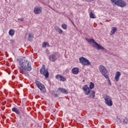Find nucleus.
<instances>
[{
	"label": "nucleus",
	"mask_w": 128,
	"mask_h": 128,
	"mask_svg": "<svg viewBox=\"0 0 128 128\" xmlns=\"http://www.w3.org/2000/svg\"><path fill=\"white\" fill-rule=\"evenodd\" d=\"M90 18H96V14H94L92 12L90 14Z\"/></svg>",
	"instance_id": "24"
},
{
	"label": "nucleus",
	"mask_w": 128,
	"mask_h": 128,
	"mask_svg": "<svg viewBox=\"0 0 128 128\" xmlns=\"http://www.w3.org/2000/svg\"><path fill=\"white\" fill-rule=\"evenodd\" d=\"M49 60L50 62H56V56L54 54H52L49 56Z\"/></svg>",
	"instance_id": "13"
},
{
	"label": "nucleus",
	"mask_w": 128,
	"mask_h": 128,
	"mask_svg": "<svg viewBox=\"0 0 128 128\" xmlns=\"http://www.w3.org/2000/svg\"><path fill=\"white\" fill-rule=\"evenodd\" d=\"M47 46L48 48H50V44H48H48H47Z\"/></svg>",
	"instance_id": "32"
},
{
	"label": "nucleus",
	"mask_w": 128,
	"mask_h": 128,
	"mask_svg": "<svg viewBox=\"0 0 128 128\" xmlns=\"http://www.w3.org/2000/svg\"><path fill=\"white\" fill-rule=\"evenodd\" d=\"M40 72L42 74H43L45 76L46 78H48L49 74L48 71L44 68V66H43L40 70Z\"/></svg>",
	"instance_id": "8"
},
{
	"label": "nucleus",
	"mask_w": 128,
	"mask_h": 128,
	"mask_svg": "<svg viewBox=\"0 0 128 128\" xmlns=\"http://www.w3.org/2000/svg\"><path fill=\"white\" fill-rule=\"evenodd\" d=\"M89 94L90 96L88 98H94L96 97V92L94 90H90Z\"/></svg>",
	"instance_id": "15"
},
{
	"label": "nucleus",
	"mask_w": 128,
	"mask_h": 128,
	"mask_svg": "<svg viewBox=\"0 0 128 128\" xmlns=\"http://www.w3.org/2000/svg\"><path fill=\"white\" fill-rule=\"evenodd\" d=\"M54 29L56 32L59 33L60 34H62V29L60 28V27L58 26H55Z\"/></svg>",
	"instance_id": "16"
},
{
	"label": "nucleus",
	"mask_w": 128,
	"mask_h": 128,
	"mask_svg": "<svg viewBox=\"0 0 128 128\" xmlns=\"http://www.w3.org/2000/svg\"><path fill=\"white\" fill-rule=\"evenodd\" d=\"M103 98L104 100V103L106 106H112V97L106 95L104 94L103 96Z\"/></svg>",
	"instance_id": "4"
},
{
	"label": "nucleus",
	"mask_w": 128,
	"mask_h": 128,
	"mask_svg": "<svg viewBox=\"0 0 128 128\" xmlns=\"http://www.w3.org/2000/svg\"><path fill=\"white\" fill-rule=\"evenodd\" d=\"M78 72H80L78 68L75 67L72 69V74H78Z\"/></svg>",
	"instance_id": "14"
},
{
	"label": "nucleus",
	"mask_w": 128,
	"mask_h": 128,
	"mask_svg": "<svg viewBox=\"0 0 128 128\" xmlns=\"http://www.w3.org/2000/svg\"><path fill=\"white\" fill-rule=\"evenodd\" d=\"M18 20H20L21 22H24V19L22 18H18Z\"/></svg>",
	"instance_id": "29"
},
{
	"label": "nucleus",
	"mask_w": 128,
	"mask_h": 128,
	"mask_svg": "<svg viewBox=\"0 0 128 128\" xmlns=\"http://www.w3.org/2000/svg\"><path fill=\"white\" fill-rule=\"evenodd\" d=\"M62 28H63V30H66V28H68V26H66V24H62Z\"/></svg>",
	"instance_id": "26"
},
{
	"label": "nucleus",
	"mask_w": 128,
	"mask_h": 128,
	"mask_svg": "<svg viewBox=\"0 0 128 128\" xmlns=\"http://www.w3.org/2000/svg\"><path fill=\"white\" fill-rule=\"evenodd\" d=\"M34 12L35 14H40L42 12V8L36 6L34 8Z\"/></svg>",
	"instance_id": "9"
},
{
	"label": "nucleus",
	"mask_w": 128,
	"mask_h": 128,
	"mask_svg": "<svg viewBox=\"0 0 128 128\" xmlns=\"http://www.w3.org/2000/svg\"><path fill=\"white\" fill-rule=\"evenodd\" d=\"M10 42L11 44H14V40H10Z\"/></svg>",
	"instance_id": "31"
},
{
	"label": "nucleus",
	"mask_w": 128,
	"mask_h": 128,
	"mask_svg": "<svg viewBox=\"0 0 128 128\" xmlns=\"http://www.w3.org/2000/svg\"><path fill=\"white\" fill-rule=\"evenodd\" d=\"M86 40L88 42L89 44H92V46L93 48H94L96 50H105L106 52V48H104L102 45L98 44V42H96L94 39L90 38H86Z\"/></svg>",
	"instance_id": "2"
},
{
	"label": "nucleus",
	"mask_w": 128,
	"mask_h": 128,
	"mask_svg": "<svg viewBox=\"0 0 128 128\" xmlns=\"http://www.w3.org/2000/svg\"><path fill=\"white\" fill-rule=\"evenodd\" d=\"M32 38H34V34H28V40H29L30 42V40H32Z\"/></svg>",
	"instance_id": "22"
},
{
	"label": "nucleus",
	"mask_w": 128,
	"mask_h": 128,
	"mask_svg": "<svg viewBox=\"0 0 128 128\" xmlns=\"http://www.w3.org/2000/svg\"><path fill=\"white\" fill-rule=\"evenodd\" d=\"M46 46H48V42H44L42 43V48H46Z\"/></svg>",
	"instance_id": "27"
},
{
	"label": "nucleus",
	"mask_w": 128,
	"mask_h": 128,
	"mask_svg": "<svg viewBox=\"0 0 128 128\" xmlns=\"http://www.w3.org/2000/svg\"><path fill=\"white\" fill-rule=\"evenodd\" d=\"M35 82L38 88H39V90H40L42 92H46V87H44V85L38 80H36Z\"/></svg>",
	"instance_id": "7"
},
{
	"label": "nucleus",
	"mask_w": 128,
	"mask_h": 128,
	"mask_svg": "<svg viewBox=\"0 0 128 128\" xmlns=\"http://www.w3.org/2000/svg\"><path fill=\"white\" fill-rule=\"evenodd\" d=\"M116 30H118V28H116L112 27L110 33V36H112V34H114Z\"/></svg>",
	"instance_id": "17"
},
{
	"label": "nucleus",
	"mask_w": 128,
	"mask_h": 128,
	"mask_svg": "<svg viewBox=\"0 0 128 128\" xmlns=\"http://www.w3.org/2000/svg\"><path fill=\"white\" fill-rule=\"evenodd\" d=\"M18 64L20 66L18 67V70L22 74L28 76V72L32 70V66L30 65V62H28L24 59H20L19 60Z\"/></svg>",
	"instance_id": "1"
},
{
	"label": "nucleus",
	"mask_w": 128,
	"mask_h": 128,
	"mask_svg": "<svg viewBox=\"0 0 128 128\" xmlns=\"http://www.w3.org/2000/svg\"><path fill=\"white\" fill-rule=\"evenodd\" d=\"M120 122L121 124H128V120L126 118L125 119H121L120 120Z\"/></svg>",
	"instance_id": "21"
},
{
	"label": "nucleus",
	"mask_w": 128,
	"mask_h": 128,
	"mask_svg": "<svg viewBox=\"0 0 128 128\" xmlns=\"http://www.w3.org/2000/svg\"><path fill=\"white\" fill-rule=\"evenodd\" d=\"M12 112H16L17 114H20V110L16 108H14L12 109Z\"/></svg>",
	"instance_id": "18"
},
{
	"label": "nucleus",
	"mask_w": 128,
	"mask_h": 128,
	"mask_svg": "<svg viewBox=\"0 0 128 128\" xmlns=\"http://www.w3.org/2000/svg\"><path fill=\"white\" fill-rule=\"evenodd\" d=\"M86 2H94V0H85Z\"/></svg>",
	"instance_id": "30"
},
{
	"label": "nucleus",
	"mask_w": 128,
	"mask_h": 128,
	"mask_svg": "<svg viewBox=\"0 0 128 128\" xmlns=\"http://www.w3.org/2000/svg\"><path fill=\"white\" fill-rule=\"evenodd\" d=\"M111 2L120 8L126 6V2L124 0H110Z\"/></svg>",
	"instance_id": "3"
},
{
	"label": "nucleus",
	"mask_w": 128,
	"mask_h": 128,
	"mask_svg": "<svg viewBox=\"0 0 128 128\" xmlns=\"http://www.w3.org/2000/svg\"><path fill=\"white\" fill-rule=\"evenodd\" d=\"M120 76H122V74L120 72H117L115 74L114 80L116 82L120 80Z\"/></svg>",
	"instance_id": "12"
},
{
	"label": "nucleus",
	"mask_w": 128,
	"mask_h": 128,
	"mask_svg": "<svg viewBox=\"0 0 128 128\" xmlns=\"http://www.w3.org/2000/svg\"><path fill=\"white\" fill-rule=\"evenodd\" d=\"M53 96L54 98H58V94H53Z\"/></svg>",
	"instance_id": "28"
},
{
	"label": "nucleus",
	"mask_w": 128,
	"mask_h": 128,
	"mask_svg": "<svg viewBox=\"0 0 128 128\" xmlns=\"http://www.w3.org/2000/svg\"><path fill=\"white\" fill-rule=\"evenodd\" d=\"M58 90H60V92H62V94H66L68 92V90L62 88H58Z\"/></svg>",
	"instance_id": "19"
},
{
	"label": "nucleus",
	"mask_w": 128,
	"mask_h": 128,
	"mask_svg": "<svg viewBox=\"0 0 128 128\" xmlns=\"http://www.w3.org/2000/svg\"><path fill=\"white\" fill-rule=\"evenodd\" d=\"M99 70H100V72L102 74V76L106 78V76H108V72L106 68L102 65H100L99 66Z\"/></svg>",
	"instance_id": "5"
},
{
	"label": "nucleus",
	"mask_w": 128,
	"mask_h": 128,
	"mask_svg": "<svg viewBox=\"0 0 128 128\" xmlns=\"http://www.w3.org/2000/svg\"><path fill=\"white\" fill-rule=\"evenodd\" d=\"M56 80H60V82H66V78L62 76L60 74H58L56 76Z\"/></svg>",
	"instance_id": "11"
},
{
	"label": "nucleus",
	"mask_w": 128,
	"mask_h": 128,
	"mask_svg": "<svg viewBox=\"0 0 128 128\" xmlns=\"http://www.w3.org/2000/svg\"><path fill=\"white\" fill-rule=\"evenodd\" d=\"M79 60L80 62V64H82L84 66H90L92 64L90 62V60H88L86 59L84 57H81L79 58Z\"/></svg>",
	"instance_id": "6"
},
{
	"label": "nucleus",
	"mask_w": 128,
	"mask_h": 128,
	"mask_svg": "<svg viewBox=\"0 0 128 128\" xmlns=\"http://www.w3.org/2000/svg\"><path fill=\"white\" fill-rule=\"evenodd\" d=\"M104 78L108 82V84H110V86H112V83L110 82V78L108 77V76H106V77H104Z\"/></svg>",
	"instance_id": "25"
},
{
	"label": "nucleus",
	"mask_w": 128,
	"mask_h": 128,
	"mask_svg": "<svg viewBox=\"0 0 128 128\" xmlns=\"http://www.w3.org/2000/svg\"><path fill=\"white\" fill-rule=\"evenodd\" d=\"M8 34H9V36H14V30L12 29H10L9 30Z\"/></svg>",
	"instance_id": "20"
},
{
	"label": "nucleus",
	"mask_w": 128,
	"mask_h": 128,
	"mask_svg": "<svg viewBox=\"0 0 128 128\" xmlns=\"http://www.w3.org/2000/svg\"><path fill=\"white\" fill-rule=\"evenodd\" d=\"M94 88V84L92 82H90V84L89 86V88L90 90H92Z\"/></svg>",
	"instance_id": "23"
},
{
	"label": "nucleus",
	"mask_w": 128,
	"mask_h": 128,
	"mask_svg": "<svg viewBox=\"0 0 128 128\" xmlns=\"http://www.w3.org/2000/svg\"><path fill=\"white\" fill-rule=\"evenodd\" d=\"M82 90L85 92V94L86 96H88L90 94V88L88 85L86 84L84 85V86L82 87Z\"/></svg>",
	"instance_id": "10"
},
{
	"label": "nucleus",
	"mask_w": 128,
	"mask_h": 128,
	"mask_svg": "<svg viewBox=\"0 0 128 128\" xmlns=\"http://www.w3.org/2000/svg\"><path fill=\"white\" fill-rule=\"evenodd\" d=\"M73 24H74V26H76L74 25V24L73 23Z\"/></svg>",
	"instance_id": "33"
},
{
	"label": "nucleus",
	"mask_w": 128,
	"mask_h": 128,
	"mask_svg": "<svg viewBox=\"0 0 128 128\" xmlns=\"http://www.w3.org/2000/svg\"><path fill=\"white\" fill-rule=\"evenodd\" d=\"M83 82H84V80Z\"/></svg>",
	"instance_id": "34"
}]
</instances>
